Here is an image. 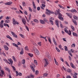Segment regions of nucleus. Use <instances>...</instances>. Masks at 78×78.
<instances>
[{
  "label": "nucleus",
  "instance_id": "obj_12",
  "mask_svg": "<svg viewBox=\"0 0 78 78\" xmlns=\"http://www.w3.org/2000/svg\"><path fill=\"white\" fill-rule=\"evenodd\" d=\"M12 3V2H10L5 3V5H11Z\"/></svg>",
  "mask_w": 78,
  "mask_h": 78
},
{
  "label": "nucleus",
  "instance_id": "obj_10",
  "mask_svg": "<svg viewBox=\"0 0 78 78\" xmlns=\"http://www.w3.org/2000/svg\"><path fill=\"white\" fill-rule=\"evenodd\" d=\"M55 23L56 25H57V27L59 28V24L58 23V20L55 21Z\"/></svg>",
  "mask_w": 78,
  "mask_h": 78
},
{
  "label": "nucleus",
  "instance_id": "obj_16",
  "mask_svg": "<svg viewBox=\"0 0 78 78\" xmlns=\"http://www.w3.org/2000/svg\"><path fill=\"white\" fill-rule=\"evenodd\" d=\"M53 41L54 42V43L55 45H57V43H56V40H55V38L53 37Z\"/></svg>",
  "mask_w": 78,
  "mask_h": 78
},
{
  "label": "nucleus",
  "instance_id": "obj_52",
  "mask_svg": "<svg viewBox=\"0 0 78 78\" xmlns=\"http://www.w3.org/2000/svg\"><path fill=\"white\" fill-rule=\"evenodd\" d=\"M12 58L13 59V60L14 61H16V58H15V57L14 56H12Z\"/></svg>",
  "mask_w": 78,
  "mask_h": 78
},
{
  "label": "nucleus",
  "instance_id": "obj_7",
  "mask_svg": "<svg viewBox=\"0 0 78 78\" xmlns=\"http://www.w3.org/2000/svg\"><path fill=\"white\" fill-rule=\"evenodd\" d=\"M4 22V21L3 20H2L0 23V27L1 28H3V23Z\"/></svg>",
  "mask_w": 78,
  "mask_h": 78
},
{
  "label": "nucleus",
  "instance_id": "obj_4",
  "mask_svg": "<svg viewBox=\"0 0 78 78\" xmlns=\"http://www.w3.org/2000/svg\"><path fill=\"white\" fill-rule=\"evenodd\" d=\"M64 31L66 33L68 34L69 35H71V34H72V33H71V31H70V30H69V31H68V30H67V29H66V28H65L64 29Z\"/></svg>",
  "mask_w": 78,
  "mask_h": 78
},
{
  "label": "nucleus",
  "instance_id": "obj_44",
  "mask_svg": "<svg viewBox=\"0 0 78 78\" xmlns=\"http://www.w3.org/2000/svg\"><path fill=\"white\" fill-rule=\"evenodd\" d=\"M49 21L51 23L52 25H53L54 24H53V22L51 20H50Z\"/></svg>",
  "mask_w": 78,
  "mask_h": 78
},
{
  "label": "nucleus",
  "instance_id": "obj_61",
  "mask_svg": "<svg viewBox=\"0 0 78 78\" xmlns=\"http://www.w3.org/2000/svg\"><path fill=\"white\" fill-rule=\"evenodd\" d=\"M59 48H60V49H61V48H62V46H61V45L60 44L58 46Z\"/></svg>",
  "mask_w": 78,
  "mask_h": 78
},
{
  "label": "nucleus",
  "instance_id": "obj_50",
  "mask_svg": "<svg viewBox=\"0 0 78 78\" xmlns=\"http://www.w3.org/2000/svg\"><path fill=\"white\" fill-rule=\"evenodd\" d=\"M16 76H17L19 75V73H18V72L17 71H16Z\"/></svg>",
  "mask_w": 78,
  "mask_h": 78
},
{
  "label": "nucleus",
  "instance_id": "obj_3",
  "mask_svg": "<svg viewBox=\"0 0 78 78\" xmlns=\"http://www.w3.org/2000/svg\"><path fill=\"white\" fill-rule=\"evenodd\" d=\"M43 61H44L45 63L44 67H47V65H48V60L46 58H44L43 60Z\"/></svg>",
  "mask_w": 78,
  "mask_h": 78
},
{
  "label": "nucleus",
  "instance_id": "obj_57",
  "mask_svg": "<svg viewBox=\"0 0 78 78\" xmlns=\"http://www.w3.org/2000/svg\"><path fill=\"white\" fill-rule=\"evenodd\" d=\"M71 76L69 75H68L66 76V78H71Z\"/></svg>",
  "mask_w": 78,
  "mask_h": 78
},
{
  "label": "nucleus",
  "instance_id": "obj_51",
  "mask_svg": "<svg viewBox=\"0 0 78 78\" xmlns=\"http://www.w3.org/2000/svg\"><path fill=\"white\" fill-rule=\"evenodd\" d=\"M25 27H26V30H27V31H29V28H28V27L26 26H25Z\"/></svg>",
  "mask_w": 78,
  "mask_h": 78
},
{
  "label": "nucleus",
  "instance_id": "obj_62",
  "mask_svg": "<svg viewBox=\"0 0 78 78\" xmlns=\"http://www.w3.org/2000/svg\"><path fill=\"white\" fill-rule=\"evenodd\" d=\"M24 13L25 14H26V15L28 14V13H27V12L26 11L24 12Z\"/></svg>",
  "mask_w": 78,
  "mask_h": 78
},
{
  "label": "nucleus",
  "instance_id": "obj_56",
  "mask_svg": "<svg viewBox=\"0 0 78 78\" xmlns=\"http://www.w3.org/2000/svg\"><path fill=\"white\" fill-rule=\"evenodd\" d=\"M29 10L30 11H31V12H32V9L31 8V7H29Z\"/></svg>",
  "mask_w": 78,
  "mask_h": 78
},
{
  "label": "nucleus",
  "instance_id": "obj_40",
  "mask_svg": "<svg viewBox=\"0 0 78 78\" xmlns=\"http://www.w3.org/2000/svg\"><path fill=\"white\" fill-rule=\"evenodd\" d=\"M55 48L58 52H60V50H59V49H58L57 47H56Z\"/></svg>",
  "mask_w": 78,
  "mask_h": 78
},
{
  "label": "nucleus",
  "instance_id": "obj_13",
  "mask_svg": "<svg viewBox=\"0 0 78 78\" xmlns=\"http://www.w3.org/2000/svg\"><path fill=\"white\" fill-rule=\"evenodd\" d=\"M4 74V71H2L1 72H0V76H3V74Z\"/></svg>",
  "mask_w": 78,
  "mask_h": 78
},
{
  "label": "nucleus",
  "instance_id": "obj_20",
  "mask_svg": "<svg viewBox=\"0 0 78 78\" xmlns=\"http://www.w3.org/2000/svg\"><path fill=\"white\" fill-rule=\"evenodd\" d=\"M60 12H59L58 11V10H56V11L55 12V15H56L57 16L58 14H59Z\"/></svg>",
  "mask_w": 78,
  "mask_h": 78
},
{
  "label": "nucleus",
  "instance_id": "obj_1",
  "mask_svg": "<svg viewBox=\"0 0 78 78\" xmlns=\"http://www.w3.org/2000/svg\"><path fill=\"white\" fill-rule=\"evenodd\" d=\"M33 49L34 50V53L36 55H39V52L37 49L35 47H33Z\"/></svg>",
  "mask_w": 78,
  "mask_h": 78
},
{
  "label": "nucleus",
  "instance_id": "obj_17",
  "mask_svg": "<svg viewBox=\"0 0 78 78\" xmlns=\"http://www.w3.org/2000/svg\"><path fill=\"white\" fill-rule=\"evenodd\" d=\"M71 12H77L76 10L75 9H73L71 10Z\"/></svg>",
  "mask_w": 78,
  "mask_h": 78
},
{
  "label": "nucleus",
  "instance_id": "obj_14",
  "mask_svg": "<svg viewBox=\"0 0 78 78\" xmlns=\"http://www.w3.org/2000/svg\"><path fill=\"white\" fill-rule=\"evenodd\" d=\"M40 22L41 24H45V22H44V20H40Z\"/></svg>",
  "mask_w": 78,
  "mask_h": 78
},
{
  "label": "nucleus",
  "instance_id": "obj_32",
  "mask_svg": "<svg viewBox=\"0 0 78 78\" xmlns=\"http://www.w3.org/2000/svg\"><path fill=\"white\" fill-rule=\"evenodd\" d=\"M25 60L23 59L22 61V64H25Z\"/></svg>",
  "mask_w": 78,
  "mask_h": 78
},
{
  "label": "nucleus",
  "instance_id": "obj_5",
  "mask_svg": "<svg viewBox=\"0 0 78 78\" xmlns=\"http://www.w3.org/2000/svg\"><path fill=\"white\" fill-rule=\"evenodd\" d=\"M12 22L13 24L14 25H16V24H17V25H19V22L16 21L14 18H13L12 19Z\"/></svg>",
  "mask_w": 78,
  "mask_h": 78
},
{
  "label": "nucleus",
  "instance_id": "obj_9",
  "mask_svg": "<svg viewBox=\"0 0 78 78\" xmlns=\"http://www.w3.org/2000/svg\"><path fill=\"white\" fill-rule=\"evenodd\" d=\"M46 11L48 12H49V13H51V14H54V12H53V11H50L48 9H46Z\"/></svg>",
  "mask_w": 78,
  "mask_h": 78
},
{
  "label": "nucleus",
  "instance_id": "obj_64",
  "mask_svg": "<svg viewBox=\"0 0 78 78\" xmlns=\"http://www.w3.org/2000/svg\"><path fill=\"white\" fill-rule=\"evenodd\" d=\"M38 44L40 46H41V42H40L38 43Z\"/></svg>",
  "mask_w": 78,
  "mask_h": 78
},
{
  "label": "nucleus",
  "instance_id": "obj_53",
  "mask_svg": "<svg viewBox=\"0 0 78 78\" xmlns=\"http://www.w3.org/2000/svg\"><path fill=\"white\" fill-rule=\"evenodd\" d=\"M31 14H29V20H30L31 19Z\"/></svg>",
  "mask_w": 78,
  "mask_h": 78
},
{
  "label": "nucleus",
  "instance_id": "obj_36",
  "mask_svg": "<svg viewBox=\"0 0 78 78\" xmlns=\"http://www.w3.org/2000/svg\"><path fill=\"white\" fill-rule=\"evenodd\" d=\"M20 36L22 37V38H25V37H24V36L23 35L21 34H19Z\"/></svg>",
  "mask_w": 78,
  "mask_h": 78
},
{
  "label": "nucleus",
  "instance_id": "obj_54",
  "mask_svg": "<svg viewBox=\"0 0 78 78\" xmlns=\"http://www.w3.org/2000/svg\"><path fill=\"white\" fill-rule=\"evenodd\" d=\"M72 47H75V44H72V45L71 46Z\"/></svg>",
  "mask_w": 78,
  "mask_h": 78
},
{
  "label": "nucleus",
  "instance_id": "obj_26",
  "mask_svg": "<svg viewBox=\"0 0 78 78\" xmlns=\"http://www.w3.org/2000/svg\"><path fill=\"white\" fill-rule=\"evenodd\" d=\"M5 69L6 70H7V71H8L9 72H10V69H9L8 67H5Z\"/></svg>",
  "mask_w": 78,
  "mask_h": 78
},
{
  "label": "nucleus",
  "instance_id": "obj_47",
  "mask_svg": "<svg viewBox=\"0 0 78 78\" xmlns=\"http://www.w3.org/2000/svg\"><path fill=\"white\" fill-rule=\"evenodd\" d=\"M47 75H48V73H45L43 74V76L44 77L47 76Z\"/></svg>",
  "mask_w": 78,
  "mask_h": 78
},
{
  "label": "nucleus",
  "instance_id": "obj_2",
  "mask_svg": "<svg viewBox=\"0 0 78 78\" xmlns=\"http://www.w3.org/2000/svg\"><path fill=\"white\" fill-rule=\"evenodd\" d=\"M46 55L47 57L48 58L49 61H51V57L50 55H49L48 52H46Z\"/></svg>",
  "mask_w": 78,
  "mask_h": 78
},
{
  "label": "nucleus",
  "instance_id": "obj_48",
  "mask_svg": "<svg viewBox=\"0 0 78 78\" xmlns=\"http://www.w3.org/2000/svg\"><path fill=\"white\" fill-rule=\"evenodd\" d=\"M28 55L30 56V57H32L33 56V54L29 53L28 54Z\"/></svg>",
  "mask_w": 78,
  "mask_h": 78
},
{
  "label": "nucleus",
  "instance_id": "obj_49",
  "mask_svg": "<svg viewBox=\"0 0 78 78\" xmlns=\"http://www.w3.org/2000/svg\"><path fill=\"white\" fill-rule=\"evenodd\" d=\"M12 67L13 69V70H14V71H16V68H15V67L13 66H12Z\"/></svg>",
  "mask_w": 78,
  "mask_h": 78
},
{
  "label": "nucleus",
  "instance_id": "obj_24",
  "mask_svg": "<svg viewBox=\"0 0 78 78\" xmlns=\"http://www.w3.org/2000/svg\"><path fill=\"white\" fill-rule=\"evenodd\" d=\"M30 68H31V69H32L33 72H35V70H34V67H33V66H30Z\"/></svg>",
  "mask_w": 78,
  "mask_h": 78
},
{
  "label": "nucleus",
  "instance_id": "obj_28",
  "mask_svg": "<svg viewBox=\"0 0 78 78\" xmlns=\"http://www.w3.org/2000/svg\"><path fill=\"white\" fill-rule=\"evenodd\" d=\"M9 62L11 63V65H12V63H13V61H12V60L11 59V58L9 59Z\"/></svg>",
  "mask_w": 78,
  "mask_h": 78
},
{
  "label": "nucleus",
  "instance_id": "obj_30",
  "mask_svg": "<svg viewBox=\"0 0 78 78\" xmlns=\"http://www.w3.org/2000/svg\"><path fill=\"white\" fill-rule=\"evenodd\" d=\"M73 36H76V37H77V36H78L77 34L76 33L74 32L73 33Z\"/></svg>",
  "mask_w": 78,
  "mask_h": 78
},
{
  "label": "nucleus",
  "instance_id": "obj_18",
  "mask_svg": "<svg viewBox=\"0 0 78 78\" xmlns=\"http://www.w3.org/2000/svg\"><path fill=\"white\" fill-rule=\"evenodd\" d=\"M76 75H77V73H75L74 74H73V77L74 78H77Z\"/></svg>",
  "mask_w": 78,
  "mask_h": 78
},
{
  "label": "nucleus",
  "instance_id": "obj_46",
  "mask_svg": "<svg viewBox=\"0 0 78 78\" xmlns=\"http://www.w3.org/2000/svg\"><path fill=\"white\" fill-rule=\"evenodd\" d=\"M41 2L42 3H44V4H45V2L44 1V0H41Z\"/></svg>",
  "mask_w": 78,
  "mask_h": 78
},
{
  "label": "nucleus",
  "instance_id": "obj_63",
  "mask_svg": "<svg viewBox=\"0 0 78 78\" xmlns=\"http://www.w3.org/2000/svg\"><path fill=\"white\" fill-rule=\"evenodd\" d=\"M37 11H40V9H41V8H40L39 7H37Z\"/></svg>",
  "mask_w": 78,
  "mask_h": 78
},
{
  "label": "nucleus",
  "instance_id": "obj_19",
  "mask_svg": "<svg viewBox=\"0 0 78 78\" xmlns=\"http://www.w3.org/2000/svg\"><path fill=\"white\" fill-rule=\"evenodd\" d=\"M70 66L73 69H76V67L73 65L72 63H71Z\"/></svg>",
  "mask_w": 78,
  "mask_h": 78
},
{
  "label": "nucleus",
  "instance_id": "obj_33",
  "mask_svg": "<svg viewBox=\"0 0 78 78\" xmlns=\"http://www.w3.org/2000/svg\"><path fill=\"white\" fill-rule=\"evenodd\" d=\"M54 60L55 61V62L56 64V65H58V62H57V61H56V58H54Z\"/></svg>",
  "mask_w": 78,
  "mask_h": 78
},
{
  "label": "nucleus",
  "instance_id": "obj_37",
  "mask_svg": "<svg viewBox=\"0 0 78 78\" xmlns=\"http://www.w3.org/2000/svg\"><path fill=\"white\" fill-rule=\"evenodd\" d=\"M71 28L73 30V31H75V28H74L73 26L71 25Z\"/></svg>",
  "mask_w": 78,
  "mask_h": 78
},
{
  "label": "nucleus",
  "instance_id": "obj_22",
  "mask_svg": "<svg viewBox=\"0 0 78 78\" xmlns=\"http://www.w3.org/2000/svg\"><path fill=\"white\" fill-rule=\"evenodd\" d=\"M22 22H23V23L25 25V23H26V21L25 20V19H22Z\"/></svg>",
  "mask_w": 78,
  "mask_h": 78
},
{
  "label": "nucleus",
  "instance_id": "obj_21",
  "mask_svg": "<svg viewBox=\"0 0 78 78\" xmlns=\"http://www.w3.org/2000/svg\"><path fill=\"white\" fill-rule=\"evenodd\" d=\"M6 37L8 38V39H10V40H11V41H12V38L10 37L9 35H7L6 36Z\"/></svg>",
  "mask_w": 78,
  "mask_h": 78
},
{
  "label": "nucleus",
  "instance_id": "obj_25",
  "mask_svg": "<svg viewBox=\"0 0 78 78\" xmlns=\"http://www.w3.org/2000/svg\"><path fill=\"white\" fill-rule=\"evenodd\" d=\"M73 23L75 24V25H77V22H76V20H73Z\"/></svg>",
  "mask_w": 78,
  "mask_h": 78
},
{
  "label": "nucleus",
  "instance_id": "obj_23",
  "mask_svg": "<svg viewBox=\"0 0 78 78\" xmlns=\"http://www.w3.org/2000/svg\"><path fill=\"white\" fill-rule=\"evenodd\" d=\"M66 14L67 15L68 17H70V19L72 18V16H71V14H70L69 13H66Z\"/></svg>",
  "mask_w": 78,
  "mask_h": 78
},
{
  "label": "nucleus",
  "instance_id": "obj_34",
  "mask_svg": "<svg viewBox=\"0 0 78 78\" xmlns=\"http://www.w3.org/2000/svg\"><path fill=\"white\" fill-rule=\"evenodd\" d=\"M25 50H27V51H29V49H28V46H26L25 47Z\"/></svg>",
  "mask_w": 78,
  "mask_h": 78
},
{
  "label": "nucleus",
  "instance_id": "obj_15",
  "mask_svg": "<svg viewBox=\"0 0 78 78\" xmlns=\"http://www.w3.org/2000/svg\"><path fill=\"white\" fill-rule=\"evenodd\" d=\"M43 20L44 22H46V23H49L48 20L46 18H44Z\"/></svg>",
  "mask_w": 78,
  "mask_h": 78
},
{
  "label": "nucleus",
  "instance_id": "obj_35",
  "mask_svg": "<svg viewBox=\"0 0 78 78\" xmlns=\"http://www.w3.org/2000/svg\"><path fill=\"white\" fill-rule=\"evenodd\" d=\"M34 22H36V23H39V21H38V20H37V19L34 20Z\"/></svg>",
  "mask_w": 78,
  "mask_h": 78
},
{
  "label": "nucleus",
  "instance_id": "obj_58",
  "mask_svg": "<svg viewBox=\"0 0 78 78\" xmlns=\"http://www.w3.org/2000/svg\"><path fill=\"white\" fill-rule=\"evenodd\" d=\"M41 5H42V6L43 7V8H45V4H41Z\"/></svg>",
  "mask_w": 78,
  "mask_h": 78
},
{
  "label": "nucleus",
  "instance_id": "obj_29",
  "mask_svg": "<svg viewBox=\"0 0 78 78\" xmlns=\"http://www.w3.org/2000/svg\"><path fill=\"white\" fill-rule=\"evenodd\" d=\"M3 25L4 26H5V27H7L8 28H9V25H8V24L4 23Z\"/></svg>",
  "mask_w": 78,
  "mask_h": 78
},
{
  "label": "nucleus",
  "instance_id": "obj_55",
  "mask_svg": "<svg viewBox=\"0 0 78 78\" xmlns=\"http://www.w3.org/2000/svg\"><path fill=\"white\" fill-rule=\"evenodd\" d=\"M46 14L47 15H48V16H49L50 14H51V13L48 12H46Z\"/></svg>",
  "mask_w": 78,
  "mask_h": 78
},
{
  "label": "nucleus",
  "instance_id": "obj_39",
  "mask_svg": "<svg viewBox=\"0 0 78 78\" xmlns=\"http://www.w3.org/2000/svg\"><path fill=\"white\" fill-rule=\"evenodd\" d=\"M11 9H12L13 10H14V11H16L17 10V8H15L14 7L11 8Z\"/></svg>",
  "mask_w": 78,
  "mask_h": 78
},
{
  "label": "nucleus",
  "instance_id": "obj_45",
  "mask_svg": "<svg viewBox=\"0 0 78 78\" xmlns=\"http://www.w3.org/2000/svg\"><path fill=\"white\" fill-rule=\"evenodd\" d=\"M30 78H34V75H33L32 74H31L30 75Z\"/></svg>",
  "mask_w": 78,
  "mask_h": 78
},
{
  "label": "nucleus",
  "instance_id": "obj_6",
  "mask_svg": "<svg viewBox=\"0 0 78 78\" xmlns=\"http://www.w3.org/2000/svg\"><path fill=\"white\" fill-rule=\"evenodd\" d=\"M58 18L60 19V20H62V21L64 20V18H63L62 17V14L61 13H59L58 14Z\"/></svg>",
  "mask_w": 78,
  "mask_h": 78
},
{
  "label": "nucleus",
  "instance_id": "obj_41",
  "mask_svg": "<svg viewBox=\"0 0 78 78\" xmlns=\"http://www.w3.org/2000/svg\"><path fill=\"white\" fill-rule=\"evenodd\" d=\"M65 51H68V49H67V47L65 46Z\"/></svg>",
  "mask_w": 78,
  "mask_h": 78
},
{
  "label": "nucleus",
  "instance_id": "obj_31",
  "mask_svg": "<svg viewBox=\"0 0 78 78\" xmlns=\"http://www.w3.org/2000/svg\"><path fill=\"white\" fill-rule=\"evenodd\" d=\"M10 22V20H5V23H9Z\"/></svg>",
  "mask_w": 78,
  "mask_h": 78
},
{
  "label": "nucleus",
  "instance_id": "obj_11",
  "mask_svg": "<svg viewBox=\"0 0 78 78\" xmlns=\"http://www.w3.org/2000/svg\"><path fill=\"white\" fill-rule=\"evenodd\" d=\"M4 47L5 50L8 51V50H9V48H8V46L7 45H4Z\"/></svg>",
  "mask_w": 78,
  "mask_h": 78
},
{
  "label": "nucleus",
  "instance_id": "obj_27",
  "mask_svg": "<svg viewBox=\"0 0 78 78\" xmlns=\"http://www.w3.org/2000/svg\"><path fill=\"white\" fill-rule=\"evenodd\" d=\"M20 55H23V48H22L21 52H20Z\"/></svg>",
  "mask_w": 78,
  "mask_h": 78
},
{
  "label": "nucleus",
  "instance_id": "obj_60",
  "mask_svg": "<svg viewBox=\"0 0 78 78\" xmlns=\"http://www.w3.org/2000/svg\"><path fill=\"white\" fill-rule=\"evenodd\" d=\"M60 60L61 61H62V62H64V59H63V58H60Z\"/></svg>",
  "mask_w": 78,
  "mask_h": 78
},
{
  "label": "nucleus",
  "instance_id": "obj_43",
  "mask_svg": "<svg viewBox=\"0 0 78 78\" xmlns=\"http://www.w3.org/2000/svg\"><path fill=\"white\" fill-rule=\"evenodd\" d=\"M67 72L69 73H70V72H72V70H71L70 69H68L67 70Z\"/></svg>",
  "mask_w": 78,
  "mask_h": 78
},
{
  "label": "nucleus",
  "instance_id": "obj_59",
  "mask_svg": "<svg viewBox=\"0 0 78 78\" xmlns=\"http://www.w3.org/2000/svg\"><path fill=\"white\" fill-rule=\"evenodd\" d=\"M69 58L70 61H71V60H72V58H71V57H70V55L69 56Z\"/></svg>",
  "mask_w": 78,
  "mask_h": 78
},
{
  "label": "nucleus",
  "instance_id": "obj_38",
  "mask_svg": "<svg viewBox=\"0 0 78 78\" xmlns=\"http://www.w3.org/2000/svg\"><path fill=\"white\" fill-rule=\"evenodd\" d=\"M34 62L35 64L36 65H37L38 64V63H37V60H34Z\"/></svg>",
  "mask_w": 78,
  "mask_h": 78
},
{
  "label": "nucleus",
  "instance_id": "obj_42",
  "mask_svg": "<svg viewBox=\"0 0 78 78\" xmlns=\"http://www.w3.org/2000/svg\"><path fill=\"white\" fill-rule=\"evenodd\" d=\"M58 6L59 7H60V8H62V9H64V8L63 6L61 5H58Z\"/></svg>",
  "mask_w": 78,
  "mask_h": 78
},
{
  "label": "nucleus",
  "instance_id": "obj_8",
  "mask_svg": "<svg viewBox=\"0 0 78 78\" xmlns=\"http://www.w3.org/2000/svg\"><path fill=\"white\" fill-rule=\"evenodd\" d=\"M11 34L12 35V36L14 37H16V38H17V35H16V34H15L14 32L12 31L11 32Z\"/></svg>",
  "mask_w": 78,
  "mask_h": 78
}]
</instances>
